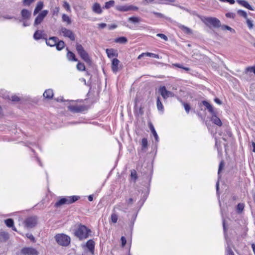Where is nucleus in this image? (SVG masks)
<instances>
[{
	"mask_svg": "<svg viewBox=\"0 0 255 255\" xmlns=\"http://www.w3.org/2000/svg\"><path fill=\"white\" fill-rule=\"evenodd\" d=\"M54 100L57 102L66 103L65 105L67 106L68 110L71 112H82L84 111V107L78 105L77 101L65 100L62 96L55 98Z\"/></svg>",
	"mask_w": 255,
	"mask_h": 255,
	"instance_id": "nucleus-1",
	"label": "nucleus"
},
{
	"mask_svg": "<svg viewBox=\"0 0 255 255\" xmlns=\"http://www.w3.org/2000/svg\"><path fill=\"white\" fill-rule=\"evenodd\" d=\"M90 232V230L88 229L85 226L80 225L75 231V235L81 240L87 238Z\"/></svg>",
	"mask_w": 255,
	"mask_h": 255,
	"instance_id": "nucleus-2",
	"label": "nucleus"
},
{
	"mask_svg": "<svg viewBox=\"0 0 255 255\" xmlns=\"http://www.w3.org/2000/svg\"><path fill=\"white\" fill-rule=\"evenodd\" d=\"M79 198V197L77 196H67L63 197L55 203V206L58 207L64 204H72L78 200Z\"/></svg>",
	"mask_w": 255,
	"mask_h": 255,
	"instance_id": "nucleus-3",
	"label": "nucleus"
},
{
	"mask_svg": "<svg viewBox=\"0 0 255 255\" xmlns=\"http://www.w3.org/2000/svg\"><path fill=\"white\" fill-rule=\"evenodd\" d=\"M55 239L59 245L65 247L68 246L71 241L70 237L64 234L56 235L55 236Z\"/></svg>",
	"mask_w": 255,
	"mask_h": 255,
	"instance_id": "nucleus-4",
	"label": "nucleus"
},
{
	"mask_svg": "<svg viewBox=\"0 0 255 255\" xmlns=\"http://www.w3.org/2000/svg\"><path fill=\"white\" fill-rule=\"evenodd\" d=\"M76 49L78 53L84 61L87 63H91V61L88 53L84 50L81 44L77 43L76 45Z\"/></svg>",
	"mask_w": 255,
	"mask_h": 255,
	"instance_id": "nucleus-5",
	"label": "nucleus"
},
{
	"mask_svg": "<svg viewBox=\"0 0 255 255\" xmlns=\"http://www.w3.org/2000/svg\"><path fill=\"white\" fill-rule=\"evenodd\" d=\"M202 21L208 26H210V25H212L215 28H219L221 26L220 21L216 17H204Z\"/></svg>",
	"mask_w": 255,
	"mask_h": 255,
	"instance_id": "nucleus-6",
	"label": "nucleus"
},
{
	"mask_svg": "<svg viewBox=\"0 0 255 255\" xmlns=\"http://www.w3.org/2000/svg\"><path fill=\"white\" fill-rule=\"evenodd\" d=\"M37 223V219L36 217H29L26 218L23 222L24 227L29 229L35 227Z\"/></svg>",
	"mask_w": 255,
	"mask_h": 255,
	"instance_id": "nucleus-7",
	"label": "nucleus"
},
{
	"mask_svg": "<svg viewBox=\"0 0 255 255\" xmlns=\"http://www.w3.org/2000/svg\"><path fill=\"white\" fill-rule=\"evenodd\" d=\"M59 32L64 37L69 38L72 41L75 40V35L72 30L64 27H61L59 29Z\"/></svg>",
	"mask_w": 255,
	"mask_h": 255,
	"instance_id": "nucleus-8",
	"label": "nucleus"
},
{
	"mask_svg": "<svg viewBox=\"0 0 255 255\" xmlns=\"http://www.w3.org/2000/svg\"><path fill=\"white\" fill-rule=\"evenodd\" d=\"M159 92L164 99L169 97H173L174 96L173 93L167 91L165 86L160 87L159 89Z\"/></svg>",
	"mask_w": 255,
	"mask_h": 255,
	"instance_id": "nucleus-9",
	"label": "nucleus"
},
{
	"mask_svg": "<svg viewBox=\"0 0 255 255\" xmlns=\"http://www.w3.org/2000/svg\"><path fill=\"white\" fill-rule=\"evenodd\" d=\"M48 12V11L47 10L42 11L35 18L34 25H36L39 24L43 21L44 17L47 15Z\"/></svg>",
	"mask_w": 255,
	"mask_h": 255,
	"instance_id": "nucleus-10",
	"label": "nucleus"
},
{
	"mask_svg": "<svg viewBox=\"0 0 255 255\" xmlns=\"http://www.w3.org/2000/svg\"><path fill=\"white\" fill-rule=\"evenodd\" d=\"M22 255H37V252L33 248H26L21 250Z\"/></svg>",
	"mask_w": 255,
	"mask_h": 255,
	"instance_id": "nucleus-11",
	"label": "nucleus"
},
{
	"mask_svg": "<svg viewBox=\"0 0 255 255\" xmlns=\"http://www.w3.org/2000/svg\"><path fill=\"white\" fill-rule=\"evenodd\" d=\"M199 106L201 108V110H203V107H204V110H207L209 112H213V108L212 106L208 103L207 101H203L199 104Z\"/></svg>",
	"mask_w": 255,
	"mask_h": 255,
	"instance_id": "nucleus-12",
	"label": "nucleus"
},
{
	"mask_svg": "<svg viewBox=\"0 0 255 255\" xmlns=\"http://www.w3.org/2000/svg\"><path fill=\"white\" fill-rule=\"evenodd\" d=\"M215 113H211V117L210 118V120L215 125L218 126H221L222 123L221 120L215 114Z\"/></svg>",
	"mask_w": 255,
	"mask_h": 255,
	"instance_id": "nucleus-13",
	"label": "nucleus"
},
{
	"mask_svg": "<svg viewBox=\"0 0 255 255\" xmlns=\"http://www.w3.org/2000/svg\"><path fill=\"white\" fill-rule=\"evenodd\" d=\"M45 39L46 40V44L51 47L55 46L56 42L58 40V38L54 36L51 37L48 39L45 37Z\"/></svg>",
	"mask_w": 255,
	"mask_h": 255,
	"instance_id": "nucleus-14",
	"label": "nucleus"
},
{
	"mask_svg": "<svg viewBox=\"0 0 255 255\" xmlns=\"http://www.w3.org/2000/svg\"><path fill=\"white\" fill-rule=\"evenodd\" d=\"M120 62V61L117 58H114L113 59L112 62V69L114 73H116L118 71V66Z\"/></svg>",
	"mask_w": 255,
	"mask_h": 255,
	"instance_id": "nucleus-15",
	"label": "nucleus"
},
{
	"mask_svg": "<svg viewBox=\"0 0 255 255\" xmlns=\"http://www.w3.org/2000/svg\"><path fill=\"white\" fill-rule=\"evenodd\" d=\"M46 36V34H44L42 31L36 30L34 33L33 38L35 40H39L41 38L45 39Z\"/></svg>",
	"mask_w": 255,
	"mask_h": 255,
	"instance_id": "nucleus-16",
	"label": "nucleus"
},
{
	"mask_svg": "<svg viewBox=\"0 0 255 255\" xmlns=\"http://www.w3.org/2000/svg\"><path fill=\"white\" fill-rule=\"evenodd\" d=\"M86 246L91 254L93 255L94 253L95 242L93 240H90L87 242Z\"/></svg>",
	"mask_w": 255,
	"mask_h": 255,
	"instance_id": "nucleus-17",
	"label": "nucleus"
},
{
	"mask_svg": "<svg viewBox=\"0 0 255 255\" xmlns=\"http://www.w3.org/2000/svg\"><path fill=\"white\" fill-rule=\"evenodd\" d=\"M43 96L44 97V98L48 99V100H50V99H52L53 97V96H54L53 91L52 89H47L45 91V92H44V93L43 94Z\"/></svg>",
	"mask_w": 255,
	"mask_h": 255,
	"instance_id": "nucleus-18",
	"label": "nucleus"
},
{
	"mask_svg": "<svg viewBox=\"0 0 255 255\" xmlns=\"http://www.w3.org/2000/svg\"><path fill=\"white\" fill-rule=\"evenodd\" d=\"M21 15L23 19H28L31 16V12L26 9H23L21 11Z\"/></svg>",
	"mask_w": 255,
	"mask_h": 255,
	"instance_id": "nucleus-19",
	"label": "nucleus"
},
{
	"mask_svg": "<svg viewBox=\"0 0 255 255\" xmlns=\"http://www.w3.org/2000/svg\"><path fill=\"white\" fill-rule=\"evenodd\" d=\"M9 234L3 231H0V242H6L9 239Z\"/></svg>",
	"mask_w": 255,
	"mask_h": 255,
	"instance_id": "nucleus-20",
	"label": "nucleus"
},
{
	"mask_svg": "<svg viewBox=\"0 0 255 255\" xmlns=\"http://www.w3.org/2000/svg\"><path fill=\"white\" fill-rule=\"evenodd\" d=\"M92 10L97 13L101 14L102 12V9L99 3H95L92 6Z\"/></svg>",
	"mask_w": 255,
	"mask_h": 255,
	"instance_id": "nucleus-21",
	"label": "nucleus"
},
{
	"mask_svg": "<svg viewBox=\"0 0 255 255\" xmlns=\"http://www.w3.org/2000/svg\"><path fill=\"white\" fill-rule=\"evenodd\" d=\"M43 7V2L41 1H38L34 10L33 14L34 15L37 14L42 9Z\"/></svg>",
	"mask_w": 255,
	"mask_h": 255,
	"instance_id": "nucleus-22",
	"label": "nucleus"
},
{
	"mask_svg": "<svg viewBox=\"0 0 255 255\" xmlns=\"http://www.w3.org/2000/svg\"><path fill=\"white\" fill-rule=\"evenodd\" d=\"M106 53L109 58H112L114 56H118V53L113 49H107Z\"/></svg>",
	"mask_w": 255,
	"mask_h": 255,
	"instance_id": "nucleus-23",
	"label": "nucleus"
},
{
	"mask_svg": "<svg viewBox=\"0 0 255 255\" xmlns=\"http://www.w3.org/2000/svg\"><path fill=\"white\" fill-rule=\"evenodd\" d=\"M238 2L242 6H244L245 7H246L250 10H254L252 6L248 3V1H246V0H238Z\"/></svg>",
	"mask_w": 255,
	"mask_h": 255,
	"instance_id": "nucleus-24",
	"label": "nucleus"
},
{
	"mask_svg": "<svg viewBox=\"0 0 255 255\" xmlns=\"http://www.w3.org/2000/svg\"><path fill=\"white\" fill-rule=\"evenodd\" d=\"M116 9L120 11H128L130 10V8H129V5H116Z\"/></svg>",
	"mask_w": 255,
	"mask_h": 255,
	"instance_id": "nucleus-25",
	"label": "nucleus"
},
{
	"mask_svg": "<svg viewBox=\"0 0 255 255\" xmlns=\"http://www.w3.org/2000/svg\"><path fill=\"white\" fill-rule=\"evenodd\" d=\"M141 19L139 17L132 16L128 18V21L130 22L133 24L138 23L140 22Z\"/></svg>",
	"mask_w": 255,
	"mask_h": 255,
	"instance_id": "nucleus-26",
	"label": "nucleus"
},
{
	"mask_svg": "<svg viewBox=\"0 0 255 255\" xmlns=\"http://www.w3.org/2000/svg\"><path fill=\"white\" fill-rule=\"evenodd\" d=\"M57 50H62L65 46V43L63 40H58L55 45Z\"/></svg>",
	"mask_w": 255,
	"mask_h": 255,
	"instance_id": "nucleus-27",
	"label": "nucleus"
},
{
	"mask_svg": "<svg viewBox=\"0 0 255 255\" xmlns=\"http://www.w3.org/2000/svg\"><path fill=\"white\" fill-rule=\"evenodd\" d=\"M67 57L70 61H77L78 60L76 58L75 54L70 51H68L67 53Z\"/></svg>",
	"mask_w": 255,
	"mask_h": 255,
	"instance_id": "nucleus-28",
	"label": "nucleus"
},
{
	"mask_svg": "<svg viewBox=\"0 0 255 255\" xmlns=\"http://www.w3.org/2000/svg\"><path fill=\"white\" fill-rule=\"evenodd\" d=\"M149 128H150V129L152 133L153 134V135L155 138V140L157 142H158L159 140L158 136L154 129L153 126L151 124H150V125H149Z\"/></svg>",
	"mask_w": 255,
	"mask_h": 255,
	"instance_id": "nucleus-29",
	"label": "nucleus"
},
{
	"mask_svg": "<svg viewBox=\"0 0 255 255\" xmlns=\"http://www.w3.org/2000/svg\"><path fill=\"white\" fill-rule=\"evenodd\" d=\"M116 43H123L125 44L127 42L128 39L126 37H120L118 38H116L115 40Z\"/></svg>",
	"mask_w": 255,
	"mask_h": 255,
	"instance_id": "nucleus-30",
	"label": "nucleus"
},
{
	"mask_svg": "<svg viewBox=\"0 0 255 255\" xmlns=\"http://www.w3.org/2000/svg\"><path fill=\"white\" fill-rule=\"evenodd\" d=\"M62 19L63 22H66L67 24H70L71 23L70 18L66 14H63Z\"/></svg>",
	"mask_w": 255,
	"mask_h": 255,
	"instance_id": "nucleus-31",
	"label": "nucleus"
},
{
	"mask_svg": "<svg viewBox=\"0 0 255 255\" xmlns=\"http://www.w3.org/2000/svg\"><path fill=\"white\" fill-rule=\"evenodd\" d=\"M114 4H115V1L113 0H110L108 2H106L105 3L104 8H106V9H109V8H111V7L114 6Z\"/></svg>",
	"mask_w": 255,
	"mask_h": 255,
	"instance_id": "nucleus-32",
	"label": "nucleus"
},
{
	"mask_svg": "<svg viewBox=\"0 0 255 255\" xmlns=\"http://www.w3.org/2000/svg\"><path fill=\"white\" fill-rule=\"evenodd\" d=\"M4 223L9 228L13 227V226L14 225L13 221L11 219H8L4 220Z\"/></svg>",
	"mask_w": 255,
	"mask_h": 255,
	"instance_id": "nucleus-33",
	"label": "nucleus"
},
{
	"mask_svg": "<svg viewBox=\"0 0 255 255\" xmlns=\"http://www.w3.org/2000/svg\"><path fill=\"white\" fill-rule=\"evenodd\" d=\"M179 27L182 30H183L186 33H191L192 32L191 30L189 28H188L184 25L180 24L179 25Z\"/></svg>",
	"mask_w": 255,
	"mask_h": 255,
	"instance_id": "nucleus-34",
	"label": "nucleus"
},
{
	"mask_svg": "<svg viewBox=\"0 0 255 255\" xmlns=\"http://www.w3.org/2000/svg\"><path fill=\"white\" fill-rule=\"evenodd\" d=\"M249 72H253L255 74V66L247 67L245 71V74H248Z\"/></svg>",
	"mask_w": 255,
	"mask_h": 255,
	"instance_id": "nucleus-35",
	"label": "nucleus"
},
{
	"mask_svg": "<svg viewBox=\"0 0 255 255\" xmlns=\"http://www.w3.org/2000/svg\"><path fill=\"white\" fill-rule=\"evenodd\" d=\"M227 243L228 246L226 248V255H234L233 252L232 251L231 248L230 247L229 243L228 241Z\"/></svg>",
	"mask_w": 255,
	"mask_h": 255,
	"instance_id": "nucleus-36",
	"label": "nucleus"
},
{
	"mask_svg": "<svg viewBox=\"0 0 255 255\" xmlns=\"http://www.w3.org/2000/svg\"><path fill=\"white\" fill-rule=\"evenodd\" d=\"M77 68L79 71L85 70V66L84 63L78 62L77 64Z\"/></svg>",
	"mask_w": 255,
	"mask_h": 255,
	"instance_id": "nucleus-37",
	"label": "nucleus"
},
{
	"mask_svg": "<svg viewBox=\"0 0 255 255\" xmlns=\"http://www.w3.org/2000/svg\"><path fill=\"white\" fill-rule=\"evenodd\" d=\"M220 27H221V29L223 30H228L233 32H235V31L234 29H233L232 28H231V27H230L228 25H221Z\"/></svg>",
	"mask_w": 255,
	"mask_h": 255,
	"instance_id": "nucleus-38",
	"label": "nucleus"
},
{
	"mask_svg": "<svg viewBox=\"0 0 255 255\" xmlns=\"http://www.w3.org/2000/svg\"><path fill=\"white\" fill-rule=\"evenodd\" d=\"M36 0H22V3L24 6H29Z\"/></svg>",
	"mask_w": 255,
	"mask_h": 255,
	"instance_id": "nucleus-39",
	"label": "nucleus"
},
{
	"mask_svg": "<svg viewBox=\"0 0 255 255\" xmlns=\"http://www.w3.org/2000/svg\"><path fill=\"white\" fill-rule=\"evenodd\" d=\"M157 107L159 111H161L163 109V105L160 101L159 98H158L157 99Z\"/></svg>",
	"mask_w": 255,
	"mask_h": 255,
	"instance_id": "nucleus-40",
	"label": "nucleus"
},
{
	"mask_svg": "<svg viewBox=\"0 0 255 255\" xmlns=\"http://www.w3.org/2000/svg\"><path fill=\"white\" fill-rule=\"evenodd\" d=\"M145 56L151 57H153V58H157V59H159V55L156 54H154V53H152L146 52L145 53Z\"/></svg>",
	"mask_w": 255,
	"mask_h": 255,
	"instance_id": "nucleus-41",
	"label": "nucleus"
},
{
	"mask_svg": "<svg viewBox=\"0 0 255 255\" xmlns=\"http://www.w3.org/2000/svg\"><path fill=\"white\" fill-rule=\"evenodd\" d=\"M130 176L131 178L133 179L134 180V181L135 182L137 178L136 172L135 170H131Z\"/></svg>",
	"mask_w": 255,
	"mask_h": 255,
	"instance_id": "nucleus-42",
	"label": "nucleus"
},
{
	"mask_svg": "<svg viewBox=\"0 0 255 255\" xmlns=\"http://www.w3.org/2000/svg\"><path fill=\"white\" fill-rule=\"evenodd\" d=\"M141 145H142V149L147 147V140L146 138H142V141H141Z\"/></svg>",
	"mask_w": 255,
	"mask_h": 255,
	"instance_id": "nucleus-43",
	"label": "nucleus"
},
{
	"mask_svg": "<svg viewBox=\"0 0 255 255\" xmlns=\"http://www.w3.org/2000/svg\"><path fill=\"white\" fill-rule=\"evenodd\" d=\"M238 13L240 15L244 17H245L246 19L248 18L247 14V12L246 11H245L244 10H239L238 11Z\"/></svg>",
	"mask_w": 255,
	"mask_h": 255,
	"instance_id": "nucleus-44",
	"label": "nucleus"
},
{
	"mask_svg": "<svg viewBox=\"0 0 255 255\" xmlns=\"http://www.w3.org/2000/svg\"><path fill=\"white\" fill-rule=\"evenodd\" d=\"M111 220L114 223H117L118 221V216L115 214H112L111 215Z\"/></svg>",
	"mask_w": 255,
	"mask_h": 255,
	"instance_id": "nucleus-45",
	"label": "nucleus"
},
{
	"mask_svg": "<svg viewBox=\"0 0 255 255\" xmlns=\"http://www.w3.org/2000/svg\"><path fill=\"white\" fill-rule=\"evenodd\" d=\"M63 6L67 10L69 11L70 10V6L69 4L66 1L63 2Z\"/></svg>",
	"mask_w": 255,
	"mask_h": 255,
	"instance_id": "nucleus-46",
	"label": "nucleus"
},
{
	"mask_svg": "<svg viewBox=\"0 0 255 255\" xmlns=\"http://www.w3.org/2000/svg\"><path fill=\"white\" fill-rule=\"evenodd\" d=\"M9 99L13 102H18L20 100V98L16 95L11 96Z\"/></svg>",
	"mask_w": 255,
	"mask_h": 255,
	"instance_id": "nucleus-47",
	"label": "nucleus"
},
{
	"mask_svg": "<svg viewBox=\"0 0 255 255\" xmlns=\"http://www.w3.org/2000/svg\"><path fill=\"white\" fill-rule=\"evenodd\" d=\"M247 24L250 29H252L253 28L254 25L252 21L248 18L247 19Z\"/></svg>",
	"mask_w": 255,
	"mask_h": 255,
	"instance_id": "nucleus-48",
	"label": "nucleus"
},
{
	"mask_svg": "<svg viewBox=\"0 0 255 255\" xmlns=\"http://www.w3.org/2000/svg\"><path fill=\"white\" fill-rule=\"evenodd\" d=\"M244 208V205L243 204L240 203L237 206V210L239 212H241Z\"/></svg>",
	"mask_w": 255,
	"mask_h": 255,
	"instance_id": "nucleus-49",
	"label": "nucleus"
},
{
	"mask_svg": "<svg viewBox=\"0 0 255 255\" xmlns=\"http://www.w3.org/2000/svg\"><path fill=\"white\" fill-rule=\"evenodd\" d=\"M183 105L184 107L185 110L186 112H189V110H190V106L189 104L188 103H183Z\"/></svg>",
	"mask_w": 255,
	"mask_h": 255,
	"instance_id": "nucleus-50",
	"label": "nucleus"
},
{
	"mask_svg": "<svg viewBox=\"0 0 255 255\" xmlns=\"http://www.w3.org/2000/svg\"><path fill=\"white\" fill-rule=\"evenodd\" d=\"M156 35H157V36L163 39L165 41H167L168 40V37L165 35H164V34L158 33Z\"/></svg>",
	"mask_w": 255,
	"mask_h": 255,
	"instance_id": "nucleus-51",
	"label": "nucleus"
},
{
	"mask_svg": "<svg viewBox=\"0 0 255 255\" xmlns=\"http://www.w3.org/2000/svg\"><path fill=\"white\" fill-rule=\"evenodd\" d=\"M224 166V162L223 161H222L219 164L218 173L219 176L220 173L221 171L222 170V169H223Z\"/></svg>",
	"mask_w": 255,
	"mask_h": 255,
	"instance_id": "nucleus-52",
	"label": "nucleus"
},
{
	"mask_svg": "<svg viewBox=\"0 0 255 255\" xmlns=\"http://www.w3.org/2000/svg\"><path fill=\"white\" fill-rule=\"evenodd\" d=\"M174 65L178 68L183 69L186 71H189L190 70V69L189 68L183 67L182 65H181L179 64H174Z\"/></svg>",
	"mask_w": 255,
	"mask_h": 255,
	"instance_id": "nucleus-53",
	"label": "nucleus"
},
{
	"mask_svg": "<svg viewBox=\"0 0 255 255\" xmlns=\"http://www.w3.org/2000/svg\"><path fill=\"white\" fill-rule=\"evenodd\" d=\"M26 236L27 238L29 239L31 241H34V237L31 234H26Z\"/></svg>",
	"mask_w": 255,
	"mask_h": 255,
	"instance_id": "nucleus-54",
	"label": "nucleus"
},
{
	"mask_svg": "<svg viewBox=\"0 0 255 255\" xmlns=\"http://www.w3.org/2000/svg\"><path fill=\"white\" fill-rule=\"evenodd\" d=\"M121 241H122V247H124L126 245V243H127V241H126V239L125 237H122V238H121Z\"/></svg>",
	"mask_w": 255,
	"mask_h": 255,
	"instance_id": "nucleus-55",
	"label": "nucleus"
},
{
	"mask_svg": "<svg viewBox=\"0 0 255 255\" xmlns=\"http://www.w3.org/2000/svg\"><path fill=\"white\" fill-rule=\"evenodd\" d=\"M59 11V8L58 7H55L54 9H53V14L55 15H57L58 12Z\"/></svg>",
	"mask_w": 255,
	"mask_h": 255,
	"instance_id": "nucleus-56",
	"label": "nucleus"
},
{
	"mask_svg": "<svg viewBox=\"0 0 255 255\" xmlns=\"http://www.w3.org/2000/svg\"><path fill=\"white\" fill-rule=\"evenodd\" d=\"M126 202L128 205H130L133 203V200L132 198H130L128 199V200H127Z\"/></svg>",
	"mask_w": 255,
	"mask_h": 255,
	"instance_id": "nucleus-57",
	"label": "nucleus"
},
{
	"mask_svg": "<svg viewBox=\"0 0 255 255\" xmlns=\"http://www.w3.org/2000/svg\"><path fill=\"white\" fill-rule=\"evenodd\" d=\"M107 26V24L104 23H101L98 24V27L100 28H104Z\"/></svg>",
	"mask_w": 255,
	"mask_h": 255,
	"instance_id": "nucleus-58",
	"label": "nucleus"
},
{
	"mask_svg": "<svg viewBox=\"0 0 255 255\" xmlns=\"http://www.w3.org/2000/svg\"><path fill=\"white\" fill-rule=\"evenodd\" d=\"M129 8H130V10H137L138 9V7L135 6H133L131 5H129Z\"/></svg>",
	"mask_w": 255,
	"mask_h": 255,
	"instance_id": "nucleus-59",
	"label": "nucleus"
},
{
	"mask_svg": "<svg viewBox=\"0 0 255 255\" xmlns=\"http://www.w3.org/2000/svg\"><path fill=\"white\" fill-rule=\"evenodd\" d=\"M117 27V25L114 24L109 25V29L110 30H112V29H114Z\"/></svg>",
	"mask_w": 255,
	"mask_h": 255,
	"instance_id": "nucleus-60",
	"label": "nucleus"
},
{
	"mask_svg": "<svg viewBox=\"0 0 255 255\" xmlns=\"http://www.w3.org/2000/svg\"><path fill=\"white\" fill-rule=\"evenodd\" d=\"M214 101L219 105H221L222 104L221 101L218 98H215L214 99Z\"/></svg>",
	"mask_w": 255,
	"mask_h": 255,
	"instance_id": "nucleus-61",
	"label": "nucleus"
},
{
	"mask_svg": "<svg viewBox=\"0 0 255 255\" xmlns=\"http://www.w3.org/2000/svg\"><path fill=\"white\" fill-rule=\"evenodd\" d=\"M234 14L233 13H227L226 16L227 17H233Z\"/></svg>",
	"mask_w": 255,
	"mask_h": 255,
	"instance_id": "nucleus-62",
	"label": "nucleus"
},
{
	"mask_svg": "<svg viewBox=\"0 0 255 255\" xmlns=\"http://www.w3.org/2000/svg\"><path fill=\"white\" fill-rule=\"evenodd\" d=\"M145 56V53H142V54H141L140 55H139L138 57H137V59H140L142 57Z\"/></svg>",
	"mask_w": 255,
	"mask_h": 255,
	"instance_id": "nucleus-63",
	"label": "nucleus"
},
{
	"mask_svg": "<svg viewBox=\"0 0 255 255\" xmlns=\"http://www.w3.org/2000/svg\"><path fill=\"white\" fill-rule=\"evenodd\" d=\"M252 248L253 249V252L255 254V244H252Z\"/></svg>",
	"mask_w": 255,
	"mask_h": 255,
	"instance_id": "nucleus-64",
	"label": "nucleus"
}]
</instances>
